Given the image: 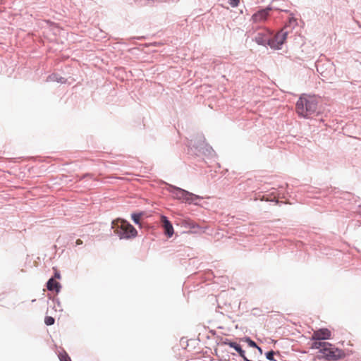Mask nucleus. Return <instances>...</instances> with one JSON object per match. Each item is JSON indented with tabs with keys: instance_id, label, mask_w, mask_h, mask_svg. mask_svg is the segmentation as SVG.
Wrapping results in <instances>:
<instances>
[{
	"instance_id": "nucleus-1",
	"label": "nucleus",
	"mask_w": 361,
	"mask_h": 361,
	"mask_svg": "<svg viewBox=\"0 0 361 361\" xmlns=\"http://www.w3.org/2000/svg\"><path fill=\"white\" fill-rule=\"evenodd\" d=\"M111 227L120 239L130 240L137 236L136 228L125 219L118 218L114 220Z\"/></svg>"
},
{
	"instance_id": "nucleus-2",
	"label": "nucleus",
	"mask_w": 361,
	"mask_h": 361,
	"mask_svg": "<svg viewBox=\"0 0 361 361\" xmlns=\"http://www.w3.org/2000/svg\"><path fill=\"white\" fill-rule=\"evenodd\" d=\"M318 100L314 96L304 95L296 103V112L304 118L314 114L317 109Z\"/></svg>"
},
{
	"instance_id": "nucleus-3",
	"label": "nucleus",
	"mask_w": 361,
	"mask_h": 361,
	"mask_svg": "<svg viewBox=\"0 0 361 361\" xmlns=\"http://www.w3.org/2000/svg\"><path fill=\"white\" fill-rule=\"evenodd\" d=\"M324 346L325 348L322 349V355L319 359H324L326 361H338L345 357V351L332 343H326Z\"/></svg>"
},
{
	"instance_id": "nucleus-4",
	"label": "nucleus",
	"mask_w": 361,
	"mask_h": 361,
	"mask_svg": "<svg viewBox=\"0 0 361 361\" xmlns=\"http://www.w3.org/2000/svg\"><path fill=\"white\" fill-rule=\"evenodd\" d=\"M171 192L172 193L173 197L188 202H192L196 200L200 199V197L198 195L189 192L179 188H173L171 190Z\"/></svg>"
},
{
	"instance_id": "nucleus-5",
	"label": "nucleus",
	"mask_w": 361,
	"mask_h": 361,
	"mask_svg": "<svg viewBox=\"0 0 361 361\" xmlns=\"http://www.w3.org/2000/svg\"><path fill=\"white\" fill-rule=\"evenodd\" d=\"M288 32L282 29L273 39L270 38L269 46L271 48L279 49L281 46L285 42L287 38Z\"/></svg>"
},
{
	"instance_id": "nucleus-6",
	"label": "nucleus",
	"mask_w": 361,
	"mask_h": 361,
	"mask_svg": "<svg viewBox=\"0 0 361 361\" xmlns=\"http://www.w3.org/2000/svg\"><path fill=\"white\" fill-rule=\"evenodd\" d=\"M331 338V332L326 328L319 329L313 332L312 341L329 340Z\"/></svg>"
},
{
	"instance_id": "nucleus-7",
	"label": "nucleus",
	"mask_w": 361,
	"mask_h": 361,
	"mask_svg": "<svg viewBox=\"0 0 361 361\" xmlns=\"http://www.w3.org/2000/svg\"><path fill=\"white\" fill-rule=\"evenodd\" d=\"M271 11L270 8H267L265 9L260 10L252 15V20L254 23H259L264 22L268 16H269V12Z\"/></svg>"
},
{
	"instance_id": "nucleus-8",
	"label": "nucleus",
	"mask_w": 361,
	"mask_h": 361,
	"mask_svg": "<svg viewBox=\"0 0 361 361\" xmlns=\"http://www.w3.org/2000/svg\"><path fill=\"white\" fill-rule=\"evenodd\" d=\"M271 32L269 30H263L257 33L255 37V41L258 44L269 46Z\"/></svg>"
},
{
	"instance_id": "nucleus-9",
	"label": "nucleus",
	"mask_w": 361,
	"mask_h": 361,
	"mask_svg": "<svg viewBox=\"0 0 361 361\" xmlns=\"http://www.w3.org/2000/svg\"><path fill=\"white\" fill-rule=\"evenodd\" d=\"M161 223H162V226L164 228L165 234L169 238H171L173 234V228L172 224L168 220V219L164 216H161Z\"/></svg>"
},
{
	"instance_id": "nucleus-10",
	"label": "nucleus",
	"mask_w": 361,
	"mask_h": 361,
	"mask_svg": "<svg viewBox=\"0 0 361 361\" xmlns=\"http://www.w3.org/2000/svg\"><path fill=\"white\" fill-rule=\"evenodd\" d=\"M47 288L50 291L55 290L56 293H59L61 288V285L59 282L51 278L47 281Z\"/></svg>"
},
{
	"instance_id": "nucleus-11",
	"label": "nucleus",
	"mask_w": 361,
	"mask_h": 361,
	"mask_svg": "<svg viewBox=\"0 0 361 361\" xmlns=\"http://www.w3.org/2000/svg\"><path fill=\"white\" fill-rule=\"evenodd\" d=\"M225 343L226 345H229L231 348H234L236 350V352H238L239 353V355L243 358H244L245 357V351L241 348L240 345L239 344H238L237 343L229 341V342H226Z\"/></svg>"
},
{
	"instance_id": "nucleus-12",
	"label": "nucleus",
	"mask_w": 361,
	"mask_h": 361,
	"mask_svg": "<svg viewBox=\"0 0 361 361\" xmlns=\"http://www.w3.org/2000/svg\"><path fill=\"white\" fill-rule=\"evenodd\" d=\"M326 342H322L320 341H314L312 344L311 348L312 349H319V353H322V349L325 348L324 345Z\"/></svg>"
},
{
	"instance_id": "nucleus-13",
	"label": "nucleus",
	"mask_w": 361,
	"mask_h": 361,
	"mask_svg": "<svg viewBox=\"0 0 361 361\" xmlns=\"http://www.w3.org/2000/svg\"><path fill=\"white\" fill-rule=\"evenodd\" d=\"M142 216H143L142 212L133 213L131 214V218L135 224L140 226L141 225L140 219L142 217Z\"/></svg>"
},
{
	"instance_id": "nucleus-14",
	"label": "nucleus",
	"mask_w": 361,
	"mask_h": 361,
	"mask_svg": "<svg viewBox=\"0 0 361 361\" xmlns=\"http://www.w3.org/2000/svg\"><path fill=\"white\" fill-rule=\"evenodd\" d=\"M54 319L52 317H50V316H47L44 319V323L47 325V326H50V325H52L54 324Z\"/></svg>"
},
{
	"instance_id": "nucleus-15",
	"label": "nucleus",
	"mask_w": 361,
	"mask_h": 361,
	"mask_svg": "<svg viewBox=\"0 0 361 361\" xmlns=\"http://www.w3.org/2000/svg\"><path fill=\"white\" fill-rule=\"evenodd\" d=\"M275 353L273 350L269 351L266 353V357L271 361H275L274 356Z\"/></svg>"
},
{
	"instance_id": "nucleus-16",
	"label": "nucleus",
	"mask_w": 361,
	"mask_h": 361,
	"mask_svg": "<svg viewBox=\"0 0 361 361\" xmlns=\"http://www.w3.org/2000/svg\"><path fill=\"white\" fill-rule=\"evenodd\" d=\"M59 358L61 361H71V358L66 353L61 354Z\"/></svg>"
},
{
	"instance_id": "nucleus-17",
	"label": "nucleus",
	"mask_w": 361,
	"mask_h": 361,
	"mask_svg": "<svg viewBox=\"0 0 361 361\" xmlns=\"http://www.w3.org/2000/svg\"><path fill=\"white\" fill-rule=\"evenodd\" d=\"M248 344L250 346L257 348L259 351H262L261 348H259L253 341L248 339Z\"/></svg>"
},
{
	"instance_id": "nucleus-18",
	"label": "nucleus",
	"mask_w": 361,
	"mask_h": 361,
	"mask_svg": "<svg viewBox=\"0 0 361 361\" xmlns=\"http://www.w3.org/2000/svg\"><path fill=\"white\" fill-rule=\"evenodd\" d=\"M240 0H229V4L231 6L235 7L238 5Z\"/></svg>"
},
{
	"instance_id": "nucleus-19",
	"label": "nucleus",
	"mask_w": 361,
	"mask_h": 361,
	"mask_svg": "<svg viewBox=\"0 0 361 361\" xmlns=\"http://www.w3.org/2000/svg\"><path fill=\"white\" fill-rule=\"evenodd\" d=\"M54 277L56 278V279H60L61 278V275L59 272L56 271L55 274H54Z\"/></svg>"
},
{
	"instance_id": "nucleus-20",
	"label": "nucleus",
	"mask_w": 361,
	"mask_h": 361,
	"mask_svg": "<svg viewBox=\"0 0 361 361\" xmlns=\"http://www.w3.org/2000/svg\"><path fill=\"white\" fill-rule=\"evenodd\" d=\"M82 243V241L80 239H78L76 240V245H81Z\"/></svg>"
},
{
	"instance_id": "nucleus-21",
	"label": "nucleus",
	"mask_w": 361,
	"mask_h": 361,
	"mask_svg": "<svg viewBox=\"0 0 361 361\" xmlns=\"http://www.w3.org/2000/svg\"><path fill=\"white\" fill-rule=\"evenodd\" d=\"M360 212H361V205L360 206Z\"/></svg>"
}]
</instances>
